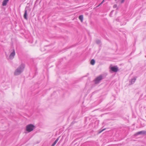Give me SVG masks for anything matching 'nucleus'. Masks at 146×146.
I'll list each match as a JSON object with an SVG mask.
<instances>
[{
    "label": "nucleus",
    "mask_w": 146,
    "mask_h": 146,
    "mask_svg": "<svg viewBox=\"0 0 146 146\" xmlns=\"http://www.w3.org/2000/svg\"><path fill=\"white\" fill-rule=\"evenodd\" d=\"M25 68V64L22 63L15 70L14 75L15 76H17L23 72Z\"/></svg>",
    "instance_id": "nucleus-1"
},
{
    "label": "nucleus",
    "mask_w": 146,
    "mask_h": 146,
    "mask_svg": "<svg viewBox=\"0 0 146 146\" xmlns=\"http://www.w3.org/2000/svg\"><path fill=\"white\" fill-rule=\"evenodd\" d=\"M35 127V126L32 124L28 125L26 126V130L28 132H31L33 130Z\"/></svg>",
    "instance_id": "nucleus-2"
},
{
    "label": "nucleus",
    "mask_w": 146,
    "mask_h": 146,
    "mask_svg": "<svg viewBox=\"0 0 146 146\" xmlns=\"http://www.w3.org/2000/svg\"><path fill=\"white\" fill-rule=\"evenodd\" d=\"M103 79L102 76L101 75H100L97 77L94 80V82L96 84L99 83L100 81Z\"/></svg>",
    "instance_id": "nucleus-3"
},
{
    "label": "nucleus",
    "mask_w": 146,
    "mask_h": 146,
    "mask_svg": "<svg viewBox=\"0 0 146 146\" xmlns=\"http://www.w3.org/2000/svg\"><path fill=\"white\" fill-rule=\"evenodd\" d=\"M110 68L111 71L113 72H116L119 70L117 66H110Z\"/></svg>",
    "instance_id": "nucleus-4"
},
{
    "label": "nucleus",
    "mask_w": 146,
    "mask_h": 146,
    "mask_svg": "<svg viewBox=\"0 0 146 146\" xmlns=\"http://www.w3.org/2000/svg\"><path fill=\"white\" fill-rule=\"evenodd\" d=\"M15 50L13 49L12 52L10 54L9 56L8 59L12 60L14 58V57L15 55Z\"/></svg>",
    "instance_id": "nucleus-5"
},
{
    "label": "nucleus",
    "mask_w": 146,
    "mask_h": 146,
    "mask_svg": "<svg viewBox=\"0 0 146 146\" xmlns=\"http://www.w3.org/2000/svg\"><path fill=\"white\" fill-rule=\"evenodd\" d=\"M27 9L25 8V13L24 15V18L26 20H27L28 19V18L27 17Z\"/></svg>",
    "instance_id": "nucleus-6"
},
{
    "label": "nucleus",
    "mask_w": 146,
    "mask_h": 146,
    "mask_svg": "<svg viewBox=\"0 0 146 146\" xmlns=\"http://www.w3.org/2000/svg\"><path fill=\"white\" fill-rule=\"evenodd\" d=\"M141 134H146V131H142L138 132L136 133L137 135H139Z\"/></svg>",
    "instance_id": "nucleus-7"
},
{
    "label": "nucleus",
    "mask_w": 146,
    "mask_h": 146,
    "mask_svg": "<svg viewBox=\"0 0 146 146\" xmlns=\"http://www.w3.org/2000/svg\"><path fill=\"white\" fill-rule=\"evenodd\" d=\"M9 1V0H4L2 3V5L3 6L6 5Z\"/></svg>",
    "instance_id": "nucleus-8"
},
{
    "label": "nucleus",
    "mask_w": 146,
    "mask_h": 146,
    "mask_svg": "<svg viewBox=\"0 0 146 146\" xmlns=\"http://www.w3.org/2000/svg\"><path fill=\"white\" fill-rule=\"evenodd\" d=\"M137 77H134V78L131 79V81L130 84H133L135 82L136 79Z\"/></svg>",
    "instance_id": "nucleus-9"
},
{
    "label": "nucleus",
    "mask_w": 146,
    "mask_h": 146,
    "mask_svg": "<svg viewBox=\"0 0 146 146\" xmlns=\"http://www.w3.org/2000/svg\"><path fill=\"white\" fill-rule=\"evenodd\" d=\"M83 15H80L79 17V19L81 21V22H82L83 21Z\"/></svg>",
    "instance_id": "nucleus-10"
},
{
    "label": "nucleus",
    "mask_w": 146,
    "mask_h": 146,
    "mask_svg": "<svg viewBox=\"0 0 146 146\" xmlns=\"http://www.w3.org/2000/svg\"><path fill=\"white\" fill-rule=\"evenodd\" d=\"M95 60L94 59H92L90 61V64L92 65H94L95 64Z\"/></svg>",
    "instance_id": "nucleus-11"
},
{
    "label": "nucleus",
    "mask_w": 146,
    "mask_h": 146,
    "mask_svg": "<svg viewBox=\"0 0 146 146\" xmlns=\"http://www.w3.org/2000/svg\"><path fill=\"white\" fill-rule=\"evenodd\" d=\"M101 42L100 40H97L96 41V44H99Z\"/></svg>",
    "instance_id": "nucleus-12"
},
{
    "label": "nucleus",
    "mask_w": 146,
    "mask_h": 146,
    "mask_svg": "<svg viewBox=\"0 0 146 146\" xmlns=\"http://www.w3.org/2000/svg\"><path fill=\"white\" fill-rule=\"evenodd\" d=\"M106 129H103L101 130H100V131H99V133H101L103 131H104V130H105Z\"/></svg>",
    "instance_id": "nucleus-13"
},
{
    "label": "nucleus",
    "mask_w": 146,
    "mask_h": 146,
    "mask_svg": "<svg viewBox=\"0 0 146 146\" xmlns=\"http://www.w3.org/2000/svg\"><path fill=\"white\" fill-rule=\"evenodd\" d=\"M60 137H58L56 139V140L55 141V142H56V143H57V142H58V140H59V138Z\"/></svg>",
    "instance_id": "nucleus-14"
},
{
    "label": "nucleus",
    "mask_w": 146,
    "mask_h": 146,
    "mask_svg": "<svg viewBox=\"0 0 146 146\" xmlns=\"http://www.w3.org/2000/svg\"><path fill=\"white\" fill-rule=\"evenodd\" d=\"M56 143L55 142H54L53 143L52 145L51 146H54L55 144H56Z\"/></svg>",
    "instance_id": "nucleus-15"
},
{
    "label": "nucleus",
    "mask_w": 146,
    "mask_h": 146,
    "mask_svg": "<svg viewBox=\"0 0 146 146\" xmlns=\"http://www.w3.org/2000/svg\"><path fill=\"white\" fill-rule=\"evenodd\" d=\"M117 7V5L116 4L114 5L113 6V7L114 8H115Z\"/></svg>",
    "instance_id": "nucleus-16"
},
{
    "label": "nucleus",
    "mask_w": 146,
    "mask_h": 146,
    "mask_svg": "<svg viewBox=\"0 0 146 146\" xmlns=\"http://www.w3.org/2000/svg\"><path fill=\"white\" fill-rule=\"evenodd\" d=\"M124 0H121V3H123L124 2Z\"/></svg>",
    "instance_id": "nucleus-17"
},
{
    "label": "nucleus",
    "mask_w": 146,
    "mask_h": 146,
    "mask_svg": "<svg viewBox=\"0 0 146 146\" xmlns=\"http://www.w3.org/2000/svg\"><path fill=\"white\" fill-rule=\"evenodd\" d=\"M102 4L101 3H100V4H99L98 6H97V7H98L100 5Z\"/></svg>",
    "instance_id": "nucleus-18"
},
{
    "label": "nucleus",
    "mask_w": 146,
    "mask_h": 146,
    "mask_svg": "<svg viewBox=\"0 0 146 146\" xmlns=\"http://www.w3.org/2000/svg\"><path fill=\"white\" fill-rule=\"evenodd\" d=\"M104 0H103L101 3V4H102L104 2Z\"/></svg>",
    "instance_id": "nucleus-19"
}]
</instances>
